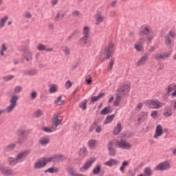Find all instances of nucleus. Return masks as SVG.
<instances>
[{"instance_id":"1","label":"nucleus","mask_w":176,"mask_h":176,"mask_svg":"<svg viewBox=\"0 0 176 176\" xmlns=\"http://www.w3.org/2000/svg\"><path fill=\"white\" fill-rule=\"evenodd\" d=\"M114 45L112 42L109 43L108 47H106L102 52V54H104L105 58H100V63H103V61H105V60H109L112 54H113L115 50L113 49Z\"/></svg>"},{"instance_id":"2","label":"nucleus","mask_w":176,"mask_h":176,"mask_svg":"<svg viewBox=\"0 0 176 176\" xmlns=\"http://www.w3.org/2000/svg\"><path fill=\"white\" fill-rule=\"evenodd\" d=\"M90 29L89 27L85 26L83 28L82 36L79 39V43L81 46H86L90 38Z\"/></svg>"},{"instance_id":"3","label":"nucleus","mask_w":176,"mask_h":176,"mask_svg":"<svg viewBox=\"0 0 176 176\" xmlns=\"http://www.w3.org/2000/svg\"><path fill=\"white\" fill-rule=\"evenodd\" d=\"M30 132L27 130L23 129H19L16 131V135H18V140L16 142V144L19 145H21V144H23L25 140H27V135Z\"/></svg>"},{"instance_id":"4","label":"nucleus","mask_w":176,"mask_h":176,"mask_svg":"<svg viewBox=\"0 0 176 176\" xmlns=\"http://www.w3.org/2000/svg\"><path fill=\"white\" fill-rule=\"evenodd\" d=\"M176 37V32L174 30H170L168 34L164 37L165 45L167 47H171L174 45V40Z\"/></svg>"},{"instance_id":"5","label":"nucleus","mask_w":176,"mask_h":176,"mask_svg":"<svg viewBox=\"0 0 176 176\" xmlns=\"http://www.w3.org/2000/svg\"><path fill=\"white\" fill-rule=\"evenodd\" d=\"M23 63L25 65L32 64V52L30 49H25L23 54Z\"/></svg>"},{"instance_id":"6","label":"nucleus","mask_w":176,"mask_h":176,"mask_svg":"<svg viewBox=\"0 0 176 176\" xmlns=\"http://www.w3.org/2000/svg\"><path fill=\"white\" fill-rule=\"evenodd\" d=\"M146 105L148 108H153V109H160L164 105V103L159 101L158 100H150L146 102Z\"/></svg>"},{"instance_id":"7","label":"nucleus","mask_w":176,"mask_h":176,"mask_svg":"<svg viewBox=\"0 0 176 176\" xmlns=\"http://www.w3.org/2000/svg\"><path fill=\"white\" fill-rule=\"evenodd\" d=\"M17 101H19V97L16 95L12 96L10 100V104L6 108L7 113L13 112L14 108L17 107Z\"/></svg>"},{"instance_id":"8","label":"nucleus","mask_w":176,"mask_h":176,"mask_svg":"<svg viewBox=\"0 0 176 176\" xmlns=\"http://www.w3.org/2000/svg\"><path fill=\"white\" fill-rule=\"evenodd\" d=\"M152 32V28L148 25H143L140 28L139 36H149Z\"/></svg>"},{"instance_id":"9","label":"nucleus","mask_w":176,"mask_h":176,"mask_svg":"<svg viewBox=\"0 0 176 176\" xmlns=\"http://www.w3.org/2000/svg\"><path fill=\"white\" fill-rule=\"evenodd\" d=\"M170 167L169 162H164L157 165L154 169L155 171H166V170H170Z\"/></svg>"},{"instance_id":"10","label":"nucleus","mask_w":176,"mask_h":176,"mask_svg":"<svg viewBox=\"0 0 176 176\" xmlns=\"http://www.w3.org/2000/svg\"><path fill=\"white\" fill-rule=\"evenodd\" d=\"M0 173L2 175H4V176L17 175V174H18V173L14 172V170L13 169L6 168V167H1Z\"/></svg>"},{"instance_id":"11","label":"nucleus","mask_w":176,"mask_h":176,"mask_svg":"<svg viewBox=\"0 0 176 176\" xmlns=\"http://www.w3.org/2000/svg\"><path fill=\"white\" fill-rule=\"evenodd\" d=\"M96 157H91L89 160H88L84 164V166L81 168H80V171L81 173H83L84 171H87V170H89L93 166V163L96 162Z\"/></svg>"},{"instance_id":"12","label":"nucleus","mask_w":176,"mask_h":176,"mask_svg":"<svg viewBox=\"0 0 176 176\" xmlns=\"http://www.w3.org/2000/svg\"><path fill=\"white\" fill-rule=\"evenodd\" d=\"M117 145L119 148H122V149H131V144L124 140L117 142Z\"/></svg>"},{"instance_id":"13","label":"nucleus","mask_w":176,"mask_h":176,"mask_svg":"<svg viewBox=\"0 0 176 176\" xmlns=\"http://www.w3.org/2000/svg\"><path fill=\"white\" fill-rule=\"evenodd\" d=\"M129 91H130V86L129 85H123L118 89V93L120 96H124V94H127Z\"/></svg>"},{"instance_id":"14","label":"nucleus","mask_w":176,"mask_h":176,"mask_svg":"<svg viewBox=\"0 0 176 176\" xmlns=\"http://www.w3.org/2000/svg\"><path fill=\"white\" fill-rule=\"evenodd\" d=\"M30 152H31V151L25 150V151H23L19 153L16 156V160H18V162H20V160H21L22 159H25V157H27V156H28V155H30Z\"/></svg>"},{"instance_id":"15","label":"nucleus","mask_w":176,"mask_h":176,"mask_svg":"<svg viewBox=\"0 0 176 176\" xmlns=\"http://www.w3.org/2000/svg\"><path fill=\"white\" fill-rule=\"evenodd\" d=\"M107 146L109 156H115L116 155V149L113 148V142L112 141H109Z\"/></svg>"},{"instance_id":"16","label":"nucleus","mask_w":176,"mask_h":176,"mask_svg":"<svg viewBox=\"0 0 176 176\" xmlns=\"http://www.w3.org/2000/svg\"><path fill=\"white\" fill-rule=\"evenodd\" d=\"M163 135V127L162 125L159 124L156 126L155 133L154 134L153 138H159L161 135Z\"/></svg>"},{"instance_id":"17","label":"nucleus","mask_w":176,"mask_h":176,"mask_svg":"<svg viewBox=\"0 0 176 176\" xmlns=\"http://www.w3.org/2000/svg\"><path fill=\"white\" fill-rule=\"evenodd\" d=\"M148 118V113L145 111H142L139 114V118H138V122L139 124H141L142 122H145L146 119Z\"/></svg>"},{"instance_id":"18","label":"nucleus","mask_w":176,"mask_h":176,"mask_svg":"<svg viewBox=\"0 0 176 176\" xmlns=\"http://www.w3.org/2000/svg\"><path fill=\"white\" fill-rule=\"evenodd\" d=\"M104 20H105V17L102 16V14L100 12H98L96 14V25H100L101 23L104 22Z\"/></svg>"},{"instance_id":"19","label":"nucleus","mask_w":176,"mask_h":176,"mask_svg":"<svg viewBox=\"0 0 176 176\" xmlns=\"http://www.w3.org/2000/svg\"><path fill=\"white\" fill-rule=\"evenodd\" d=\"M170 56H171L170 53L168 54H166V53H163V54H156L155 56V58L156 60H166V58H168V57H170Z\"/></svg>"},{"instance_id":"20","label":"nucleus","mask_w":176,"mask_h":176,"mask_svg":"<svg viewBox=\"0 0 176 176\" xmlns=\"http://www.w3.org/2000/svg\"><path fill=\"white\" fill-rule=\"evenodd\" d=\"M147 60H148V54H145L138 60V62L136 63V65L138 67H141V65H144V64L146 63Z\"/></svg>"},{"instance_id":"21","label":"nucleus","mask_w":176,"mask_h":176,"mask_svg":"<svg viewBox=\"0 0 176 176\" xmlns=\"http://www.w3.org/2000/svg\"><path fill=\"white\" fill-rule=\"evenodd\" d=\"M47 164V163L46 162V159H43V160H40L38 162L35 163L34 168H43V167H45Z\"/></svg>"},{"instance_id":"22","label":"nucleus","mask_w":176,"mask_h":176,"mask_svg":"<svg viewBox=\"0 0 176 176\" xmlns=\"http://www.w3.org/2000/svg\"><path fill=\"white\" fill-rule=\"evenodd\" d=\"M153 171L151 167H146L144 170V174H140L139 176H152Z\"/></svg>"},{"instance_id":"23","label":"nucleus","mask_w":176,"mask_h":176,"mask_svg":"<svg viewBox=\"0 0 176 176\" xmlns=\"http://www.w3.org/2000/svg\"><path fill=\"white\" fill-rule=\"evenodd\" d=\"M7 162H8L9 166H16V164L19 163L17 158H14L12 157H8Z\"/></svg>"},{"instance_id":"24","label":"nucleus","mask_w":176,"mask_h":176,"mask_svg":"<svg viewBox=\"0 0 176 176\" xmlns=\"http://www.w3.org/2000/svg\"><path fill=\"white\" fill-rule=\"evenodd\" d=\"M112 113V109H111V106L105 107L100 112V115H108Z\"/></svg>"},{"instance_id":"25","label":"nucleus","mask_w":176,"mask_h":176,"mask_svg":"<svg viewBox=\"0 0 176 176\" xmlns=\"http://www.w3.org/2000/svg\"><path fill=\"white\" fill-rule=\"evenodd\" d=\"M50 142V139L49 138H42L39 141L38 143L40 145H42L43 146H45L47 145Z\"/></svg>"},{"instance_id":"26","label":"nucleus","mask_w":176,"mask_h":176,"mask_svg":"<svg viewBox=\"0 0 176 176\" xmlns=\"http://www.w3.org/2000/svg\"><path fill=\"white\" fill-rule=\"evenodd\" d=\"M61 120H52V129H53V130H56V129H57V127H58V126H60V124H61Z\"/></svg>"},{"instance_id":"27","label":"nucleus","mask_w":176,"mask_h":176,"mask_svg":"<svg viewBox=\"0 0 176 176\" xmlns=\"http://www.w3.org/2000/svg\"><path fill=\"white\" fill-rule=\"evenodd\" d=\"M120 131H122V124L118 123L117 124L116 127L114 128L113 134V135H118Z\"/></svg>"},{"instance_id":"28","label":"nucleus","mask_w":176,"mask_h":176,"mask_svg":"<svg viewBox=\"0 0 176 176\" xmlns=\"http://www.w3.org/2000/svg\"><path fill=\"white\" fill-rule=\"evenodd\" d=\"M176 89V85L175 84H170L168 86V87L166 89V94L168 96H170V93L173 91V90H175Z\"/></svg>"},{"instance_id":"29","label":"nucleus","mask_w":176,"mask_h":176,"mask_svg":"<svg viewBox=\"0 0 176 176\" xmlns=\"http://www.w3.org/2000/svg\"><path fill=\"white\" fill-rule=\"evenodd\" d=\"M164 116L168 118L173 116V112L171 111V108L166 107L164 108Z\"/></svg>"},{"instance_id":"30","label":"nucleus","mask_w":176,"mask_h":176,"mask_svg":"<svg viewBox=\"0 0 176 176\" xmlns=\"http://www.w3.org/2000/svg\"><path fill=\"white\" fill-rule=\"evenodd\" d=\"M105 166H109V167H112L113 164L118 165V162L116 160L111 158L109 161L104 163Z\"/></svg>"},{"instance_id":"31","label":"nucleus","mask_w":176,"mask_h":176,"mask_svg":"<svg viewBox=\"0 0 176 176\" xmlns=\"http://www.w3.org/2000/svg\"><path fill=\"white\" fill-rule=\"evenodd\" d=\"M16 148V144L12 143L10 144H8L4 147V151H6V152H10L11 151H13Z\"/></svg>"},{"instance_id":"32","label":"nucleus","mask_w":176,"mask_h":176,"mask_svg":"<svg viewBox=\"0 0 176 176\" xmlns=\"http://www.w3.org/2000/svg\"><path fill=\"white\" fill-rule=\"evenodd\" d=\"M114 118H115V114L107 116L105 119V121L104 122V124H108V123H111Z\"/></svg>"},{"instance_id":"33","label":"nucleus","mask_w":176,"mask_h":176,"mask_svg":"<svg viewBox=\"0 0 176 176\" xmlns=\"http://www.w3.org/2000/svg\"><path fill=\"white\" fill-rule=\"evenodd\" d=\"M49 91H50V94H53V93H56V91H57V85H56V84H51L50 85Z\"/></svg>"},{"instance_id":"34","label":"nucleus","mask_w":176,"mask_h":176,"mask_svg":"<svg viewBox=\"0 0 176 176\" xmlns=\"http://www.w3.org/2000/svg\"><path fill=\"white\" fill-rule=\"evenodd\" d=\"M129 166V162L124 161L122 166L120 167V171L123 174L124 173V169Z\"/></svg>"},{"instance_id":"35","label":"nucleus","mask_w":176,"mask_h":176,"mask_svg":"<svg viewBox=\"0 0 176 176\" xmlns=\"http://www.w3.org/2000/svg\"><path fill=\"white\" fill-rule=\"evenodd\" d=\"M80 30L77 29L74 30L73 33L70 36H69V41L72 39L74 36H78V35H80Z\"/></svg>"},{"instance_id":"36","label":"nucleus","mask_w":176,"mask_h":176,"mask_svg":"<svg viewBox=\"0 0 176 176\" xmlns=\"http://www.w3.org/2000/svg\"><path fill=\"white\" fill-rule=\"evenodd\" d=\"M38 74V70L35 69H30L27 71V74L30 76H34Z\"/></svg>"},{"instance_id":"37","label":"nucleus","mask_w":176,"mask_h":176,"mask_svg":"<svg viewBox=\"0 0 176 176\" xmlns=\"http://www.w3.org/2000/svg\"><path fill=\"white\" fill-rule=\"evenodd\" d=\"M8 19H9V16H5L3 19L0 21V28H3L5 27V24L6 21H8Z\"/></svg>"},{"instance_id":"38","label":"nucleus","mask_w":176,"mask_h":176,"mask_svg":"<svg viewBox=\"0 0 176 176\" xmlns=\"http://www.w3.org/2000/svg\"><path fill=\"white\" fill-rule=\"evenodd\" d=\"M100 172H101V166L100 165L96 166L92 171L94 175H98V174H100Z\"/></svg>"},{"instance_id":"39","label":"nucleus","mask_w":176,"mask_h":176,"mask_svg":"<svg viewBox=\"0 0 176 176\" xmlns=\"http://www.w3.org/2000/svg\"><path fill=\"white\" fill-rule=\"evenodd\" d=\"M61 98H63V97L61 96H60L55 101H54V104L55 105H63V104H64V100H61Z\"/></svg>"},{"instance_id":"40","label":"nucleus","mask_w":176,"mask_h":176,"mask_svg":"<svg viewBox=\"0 0 176 176\" xmlns=\"http://www.w3.org/2000/svg\"><path fill=\"white\" fill-rule=\"evenodd\" d=\"M62 50H63V52L65 53V56H69L71 54V51L69 50V47L67 46H63Z\"/></svg>"},{"instance_id":"41","label":"nucleus","mask_w":176,"mask_h":176,"mask_svg":"<svg viewBox=\"0 0 176 176\" xmlns=\"http://www.w3.org/2000/svg\"><path fill=\"white\" fill-rule=\"evenodd\" d=\"M96 144H97V142L94 140H91L88 142V145L90 148V149H94L96 148Z\"/></svg>"},{"instance_id":"42","label":"nucleus","mask_w":176,"mask_h":176,"mask_svg":"<svg viewBox=\"0 0 176 176\" xmlns=\"http://www.w3.org/2000/svg\"><path fill=\"white\" fill-rule=\"evenodd\" d=\"M57 171H58V168H54V167H51L45 170V173H50L51 174H54V173H57Z\"/></svg>"},{"instance_id":"43","label":"nucleus","mask_w":176,"mask_h":176,"mask_svg":"<svg viewBox=\"0 0 176 176\" xmlns=\"http://www.w3.org/2000/svg\"><path fill=\"white\" fill-rule=\"evenodd\" d=\"M7 50H8V47H6V45H5V44H2L1 48L0 50L1 56H5V53H3V52H6Z\"/></svg>"},{"instance_id":"44","label":"nucleus","mask_w":176,"mask_h":176,"mask_svg":"<svg viewBox=\"0 0 176 176\" xmlns=\"http://www.w3.org/2000/svg\"><path fill=\"white\" fill-rule=\"evenodd\" d=\"M87 101L85 100L79 104V108H82V111H85L87 107L86 106Z\"/></svg>"},{"instance_id":"45","label":"nucleus","mask_w":176,"mask_h":176,"mask_svg":"<svg viewBox=\"0 0 176 176\" xmlns=\"http://www.w3.org/2000/svg\"><path fill=\"white\" fill-rule=\"evenodd\" d=\"M37 49L39 50V52H43L46 50V46L42 43H39L37 45Z\"/></svg>"},{"instance_id":"46","label":"nucleus","mask_w":176,"mask_h":176,"mask_svg":"<svg viewBox=\"0 0 176 176\" xmlns=\"http://www.w3.org/2000/svg\"><path fill=\"white\" fill-rule=\"evenodd\" d=\"M134 47L137 52H142L143 50V47L141 44H135Z\"/></svg>"},{"instance_id":"47","label":"nucleus","mask_w":176,"mask_h":176,"mask_svg":"<svg viewBox=\"0 0 176 176\" xmlns=\"http://www.w3.org/2000/svg\"><path fill=\"white\" fill-rule=\"evenodd\" d=\"M23 90V87L21 86H16L14 89V94H19V93L21 92Z\"/></svg>"},{"instance_id":"48","label":"nucleus","mask_w":176,"mask_h":176,"mask_svg":"<svg viewBox=\"0 0 176 176\" xmlns=\"http://www.w3.org/2000/svg\"><path fill=\"white\" fill-rule=\"evenodd\" d=\"M35 118H41L42 116V110L38 109L34 113Z\"/></svg>"},{"instance_id":"49","label":"nucleus","mask_w":176,"mask_h":176,"mask_svg":"<svg viewBox=\"0 0 176 176\" xmlns=\"http://www.w3.org/2000/svg\"><path fill=\"white\" fill-rule=\"evenodd\" d=\"M45 162L47 163H50V162H53V163H56V158H54V155H53L52 157L48 158V159H45Z\"/></svg>"},{"instance_id":"50","label":"nucleus","mask_w":176,"mask_h":176,"mask_svg":"<svg viewBox=\"0 0 176 176\" xmlns=\"http://www.w3.org/2000/svg\"><path fill=\"white\" fill-rule=\"evenodd\" d=\"M36 96H38V94L36 93V91H32L30 93V99L31 100H35L36 98Z\"/></svg>"},{"instance_id":"51","label":"nucleus","mask_w":176,"mask_h":176,"mask_svg":"<svg viewBox=\"0 0 176 176\" xmlns=\"http://www.w3.org/2000/svg\"><path fill=\"white\" fill-rule=\"evenodd\" d=\"M13 78H14V76L9 75V76H3V80H6V82H8V80H12V79H13Z\"/></svg>"},{"instance_id":"52","label":"nucleus","mask_w":176,"mask_h":176,"mask_svg":"<svg viewBox=\"0 0 176 176\" xmlns=\"http://www.w3.org/2000/svg\"><path fill=\"white\" fill-rule=\"evenodd\" d=\"M63 156L61 155H54V159H56V162H63Z\"/></svg>"},{"instance_id":"53","label":"nucleus","mask_w":176,"mask_h":176,"mask_svg":"<svg viewBox=\"0 0 176 176\" xmlns=\"http://www.w3.org/2000/svg\"><path fill=\"white\" fill-rule=\"evenodd\" d=\"M114 63H115V59H111L110 63H109V67H107V70L111 71V69H112V67H113Z\"/></svg>"},{"instance_id":"54","label":"nucleus","mask_w":176,"mask_h":176,"mask_svg":"<svg viewBox=\"0 0 176 176\" xmlns=\"http://www.w3.org/2000/svg\"><path fill=\"white\" fill-rule=\"evenodd\" d=\"M42 130H43V131H45V133H53V129H52V128L43 127Z\"/></svg>"},{"instance_id":"55","label":"nucleus","mask_w":176,"mask_h":176,"mask_svg":"<svg viewBox=\"0 0 176 176\" xmlns=\"http://www.w3.org/2000/svg\"><path fill=\"white\" fill-rule=\"evenodd\" d=\"M23 17H25V19H31L32 17V14L30 12H27L24 14Z\"/></svg>"},{"instance_id":"56","label":"nucleus","mask_w":176,"mask_h":176,"mask_svg":"<svg viewBox=\"0 0 176 176\" xmlns=\"http://www.w3.org/2000/svg\"><path fill=\"white\" fill-rule=\"evenodd\" d=\"M72 14L74 17H76V16H80V12L78 10H74Z\"/></svg>"},{"instance_id":"57","label":"nucleus","mask_w":176,"mask_h":176,"mask_svg":"<svg viewBox=\"0 0 176 176\" xmlns=\"http://www.w3.org/2000/svg\"><path fill=\"white\" fill-rule=\"evenodd\" d=\"M96 126H97V123L94 122V124L89 128V131L90 132L94 131V129H96Z\"/></svg>"},{"instance_id":"58","label":"nucleus","mask_w":176,"mask_h":176,"mask_svg":"<svg viewBox=\"0 0 176 176\" xmlns=\"http://www.w3.org/2000/svg\"><path fill=\"white\" fill-rule=\"evenodd\" d=\"M72 86V82H71L69 80H67L65 83V87L66 89H69Z\"/></svg>"},{"instance_id":"59","label":"nucleus","mask_w":176,"mask_h":176,"mask_svg":"<svg viewBox=\"0 0 176 176\" xmlns=\"http://www.w3.org/2000/svg\"><path fill=\"white\" fill-rule=\"evenodd\" d=\"M98 96H93L91 98V100H90V101H91V102H92V104L93 103H94V102H96V101H98Z\"/></svg>"},{"instance_id":"60","label":"nucleus","mask_w":176,"mask_h":176,"mask_svg":"<svg viewBox=\"0 0 176 176\" xmlns=\"http://www.w3.org/2000/svg\"><path fill=\"white\" fill-rule=\"evenodd\" d=\"M156 116H157V111H152L151 118H153V119H156Z\"/></svg>"},{"instance_id":"61","label":"nucleus","mask_w":176,"mask_h":176,"mask_svg":"<svg viewBox=\"0 0 176 176\" xmlns=\"http://www.w3.org/2000/svg\"><path fill=\"white\" fill-rule=\"evenodd\" d=\"M69 173L72 176H75L76 175V173H75V170H74V168H72L69 169Z\"/></svg>"},{"instance_id":"62","label":"nucleus","mask_w":176,"mask_h":176,"mask_svg":"<svg viewBox=\"0 0 176 176\" xmlns=\"http://www.w3.org/2000/svg\"><path fill=\"white\" fill-rule=\"evenodd\" d=\"M116 5H118V0H115L111 3V8H116Z\"/></svg>"},{"instance_id":"63","label":"nucleus","mask_w":176,"mask_h":176,"mask_svg":"<svg viewBox=\"0 0 176 176\" xmlns=\"http://www.w3.org/2000/svg\"><path fill=\"white\" fill-rule=\"evenodd\" d=\"M104 96H105V93L104 92H102L97 96L98 100H100V98H103Z\"/></svg>"},{"instance_id":"64","label":"nucleus","mask_w":176,"mask_h":176,"mask_svg":"<svg viewBox=\"0 0 176 176\" xmlns=\"http://www.w3.org/2000/svg\"><path fill=\"white\" fill-rule=\"evenodd\" d=\"M170 104L173 107V109L176 111V100H172Z\"/></svg>"}]
</instances>
